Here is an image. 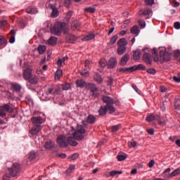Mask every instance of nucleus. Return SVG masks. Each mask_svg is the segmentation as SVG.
I'll return each instance as SVG.
<instances>
[{
	"label": "nucleus",
	"mask_w": 180,
	"mask_h": 180,
	"mask_svg": "<svg viewBox=\"0 0 180 180\" xmlns=\"http://www.w3.org/2000/svg\"><path fill=\"white\" fill-rule=\"evenodd\" d=\"M86 124L84 125H77V129L76 131H74V130L70 131L69 134H71L73 136L77 141H82V140H84L85 139V133H86Z\"/></svg>",
	"instance_id": "obj_1"
},
{
	"label": "nucleus",
	"mask_w": 180,
	"mask_h": 180,
	"mask_svg": "<svg viewBox=\"0 0 180 180\" xmlns=\"http://www.w3.org/2000/svg\"><path fill=\"white\" fill-rule=\"evenodd\" d=\"M61 32H63V33L68 32V25H67V24L58 22L56 23L53 27H51V32L56 36H60Z\"/></svg>",
	"instance_id": "obj_2"
},
{
	"label": "nucleus",
	"mask_w": 180,
	"mask_h": 180,
	"mask_svg": "<svg viewBox=\"0 0 180 180\" xmlns=\"http://www.w3.org/2000/svg\"><path fill=\"white\" fill-rule=\"evenodd\" d=\"M172 57V53L167 52L165 51H160L159 53V57L157 53L154 52L153 54V58L155 63L158 61H171V58Z\"/></svg>",
	"instance_id": "obj_3"
},
{
	"label": "nucleus",
	"mask_w": 180,
	"mask_h": 180,
	"mask_svg": "<svg viewBox=\"0 0 180 180\" xmlns=\"http://www.w3.org/2000/svg\"><path fill=\"white\" fill-rule=\"evenodd\" d=\"M21 171L22 169L19 163H13L12 167L8 168V172L11 176H12L13 178H15V176H18Z\"/></svg>",
	"instance_id": "obj_4"
},
{
	"label": "nucleus",
	"mask_w": 180,
	"mask_h": 180,
	"mask_svg": "<svg viewBox=\"0 0 180 180\" xmlns=\"http://www.w3.org/2000/svg\"><path fill=\"white\" fill-rule=\"evenodd\" d=\"M67 136L65 135H60L57 138V143L60 147H67L68 146V142L67 140Z\"/></svg>",
	"instance_id": "obj_5"
},
{
	"label": "nucleus",
	"mask_w": 180,
	"mask_h": 180,
	"mask_svg": "<svg viewBox=\"0 0 180 180\" xmlns=\"http://www.w3.org/2000/svg\"><path fill=\"white\" fill-rule=\"evenodd\" d=\"M67 139L68 145L70 144V146H72V147H77V146H78V143L76 141L77 139L75 138L73 135L70 134V131L68 134Z\"/></svg>",
	"instance_id": "obj_6"
},
{
	"label": "nucleus",
	"mask_w": 180,
	"mask_h": 180,
	"mask_svg": "<svg viewBox=\"0 0 180 180\" xmlns=\"http://www.w3.org/2000/svg\"><path fill=\"white\" fill-rule=\"evenodd\" d=\"M31 121L34 126L37 127H41V124H43V118L41 117H34L31 118Z\"/></svg>",
	"instance_id": "obj_7"
},
{
	"label": "nucleus",
	"mask_w": 180,
	"mask_h": 180,
	"mask_svg": "<svg viewBox=\"0 0 180 180\" xmlns=\"http://www.w3.org/2000/svg\"><path fill=\"white\" fill-rule=\"evenodd\" d=\"M86 89L87 91H90V92L92 93V95H94V94L98 91V88L96 87V84L94 83H87L86 84Z\"/></svg>",
	"instance_id": "obj_8"
},
{
	"label": "nucleus",
	"mask_w": 180,
	"mask_h": 180,
	"mask_svg": "<svg viewBox=\"0 0 180 180\" xmlns=\"http://www.w3.org/2000/svg\"><path fill=\"white\" fill-rule=\"evenodd\" d=\"M41 131V127L33 126L30 130V134H31L32 137H34V136H37V134H39V133H40Z\"/></svg>",
	"instance_id": "obj_9"
},
{
	"label": "nucleus",
	"mask_w": 180,
	"mask_h": 180,
	"mask_svg": "<svg viewBox=\"0 0 180 180\" xmlns=\"http://www.w3.org/2000/svg\"><path fill=\"white\" fill-rule=\"evenodd\" d=\"M48 8H50V9L52 10V13H51L52 18H57V16H58V9H57V7L56 6V5L49 4L48 6Z\"/></svg>",
	"instance_id": "obj_10"
},
{
	"label": "nucleus",
	"mask_w": 180,
	"mask_h": 180,
	"mask_svg": "<svg viewBox=\"0 0 180 180\" xmlns=\"http://www.w3.org/2000/svg\"><path fill=\"white\" fill-rule=\"evenodd\" d=\"M32 71H33V70H32V68H30L25 69L23 72L24 79L27 81L29 79V78L33 75L32 74Z\"/></svg>",
	"instance_id": "obj_11"
},
{
	"label": "nucleus",
	"mask_w": 180,
	"mask_h": 180,
	"mask_svg": "<svg viewBox=\"0 0 180 180\" xmlns=\"http://www.w3.org/2000/svg\"><path fill=\"white\" fill-rule=\"evenodd\" d=\"M117 65V60H116V58H110L108 64V68L110 70H112L115 68Z\"/></svg>",
	"instance_id": "obj_12"
},
{
	"label": "nucleus",
	"mask_w": 180,
	"mask_h": 180,
	"mask_svg": "<svg viewBox=\"0 0 180 180\" xmlns=\"http://www.w3.org/2000/svg\"><path fill=\"white\" fill-rule=\"evenodd\" d=\"M129 60H130V55H129V53H126L124 56L122 57L120 60V65H122V67H124V65L127 64Z\"/></svg>",
	"instance_id": "obj_13"
},
{
	"label": "nucleus",
	"mask_w": 180,
	"mask_h": 180,
	"mask_svg": "<svg viewBox=\"0 0 180 180\" xmlns=\"http://www.w3.org/2000/svg\"><path fill=\"white\" fill-rule=\"evenodd\" d=\"M127 44V39H126L125 38H121L117 42V47H126Z\"/></svg>",
	"instance_id": "obj_14"
},
{
	"label": "nucleus",
	"mask_w": 180,
	"mask_h": 180,
	"mask_svg": "<svg viewBox=\"0 0 180 180\" xmlns=\"http://www.w3.org/2000/svg\"><path fill=\"white\" fill-rule=\"evenodd\" d=\"M27 81L30 82V84H32V85H36L37 82H39V77L36 76V75H32Z\"/></svg>",
	"instance_id": "obj_15"
},
{
	"label": "nucleus",
	"mask_w": 180,
	"mask_h": 180,
	"mask_svg": "<svg viewBox=\"0 0 180 180\" xmlns=\"http://www.w3.org/2000/svg\"><path fill=\"white\" fill-rule=\"evenodd\" d=\"M0 109H1V110H3L4 112H8V113L13 112V108H12V107H11V105H9L8 104L1 106Z\"/></svg>",
	"instance_id": "obj_16"
},
{
	"label": "nucleus",
	"mask_w": 180,
	"mask_h": 180,
	"mask_svg": "<svg viewBox=\"0 0 180 180\" xmlns=\"http://www.w3.org/2000/svg\"><path fill=\"white\" fill-rule=\"evenodd\" d=\"M11 89L13 91H15V92H20L22 90V86L19 84L18 83H11Z\"/></svg>",
	"instance_id": "obj_17"
},
{
	"label": "nucleus",
	"mask_w": 180,
	"mask_h": 180,
	"mask_svg": "<svg viewBox=\"0 0 180 180\" xmlns=\"http://www.w3.org/2000/svg\"><path fill=\"white\" fill-rule=\"evenodd\" d=\"M143 60L146 64H151V54L145 53L143 56Z\"/></svg>",
	"instance_id": "obj_18"
},
{
	"label": "nucleus",
	"mask_w": 180,
	"mask_h": 180,
	"mask_svg": "<svg viewBox=\"0 0 180 180\" xmlns=\"http://www.w3.org/2000/svg\"><path fill=\"white\" fill-rule=\"evenodd\" d=\"M102 101L104 103H106V105H113L114 103L112 98L106 96H103Z\"/></svg>",
	"instance_id": "obj_19"
},
{
	"label": "nucleus",
	"mask_w": 180,
	"mask_h": 180,
	"mask_svg": "<svg viewBox=\"0 0 180 180\" xmlns=\"http://www.w3.org/2000/svg\"><path fill=\"white\" fill-rule=\"evenodd\" d=\"M86 82H85L84 79H77L76 81V85L77 86V88H84V86H86Z\"/></svg>",
	"instance_id": "obj_20"
},
{
	"label": "nucleus",
	"mask_w": 180,
	"mask_h": 180,
	"mask_svg": "<svg viewBox=\"0 0 180 180\" xmlns=\"http://www.w3.org/2000/svg\"><path fill=\"white\" fill-rule=\"evenodd\" d=\"M27 13H30V15H34L39 12L36 7L30 6L26 9Z\"/></svg>",
	"instance_id": "obj_21"
},
{
	"label": "nucleus",
	"mask_w": 180,
	"mask_h": 180,
	"mask_svg": "<svg viewBox=\"0 0 180 180\" xmlns=\"http://www.w3.org/2000/svg\"><path fill=\"white\" fill-rule=\"evenodd\" d=\"M94 81L97 82V84H101L103 82V79H102V76L101 75L96 73L94 77Z\"/></svg>",
	"instance_id": "obj_22"
},
{
	"label": "nucleus",
	"mask_w": 180,
	"mask_h": 180,
	"mask_svg": "<svg viewBox=\"0 0 180 180\" xmlns=\"http://www.w3.org/2000/svg\"><path fill=\"white\" fill-rule=\"evenodd\" d=\"M44 147L46 150H50L54 148V142L51 141V140H49L45 143Z\"/></svg>",
	"instance_id": "obj_23"
},
{
	"label": "nucleus",
	"mask_w": 180,
	"mask_h": 180,
	"mask_svg": "<svg viewBox=\"0 0 180 180\" xmlns=\"http://www.w3.org/2000/svg\"><path fill=\"white\" fill-rule=\"evenodd\" d=\"M48 44H50V46H56L57 44V37H51L48 41Z\"/></svg>",
	"instance_id": "obj_24"
},
{
	"label": "nucleus",
	"mask_w": 180,
	"mask_h": 180,
	"mask_svg": "<svg viewBox=\"0 0 180 180\" xmlns=\"http://www.w3.org/2000/svg\"><path fill=\"white\" fill-rule=\"evenodd\" d=\"M61 77H63V70L58 69L55 73L56 81H59Z\"/></svg>",
	"instance_id": "obj_25"
},
{
	"label": "nucleus",
	"mask_w": 180,
	"mask_h": 180,
	"mask_svg": "<svg viewBox=\"0 0 180 180\" xmlns=\"http://www.w3.org/2000/svg\"><path fill=\"white\" fill-rule=\"evenodd\" d=\"M46 47L44 45H39L37 48V51L40 56H42L44 53H46Z\"/></svg>",
	"instance_id": "obj_26"
},
{
	"label": "nucleus",
	"mask_w": 180,
	"mask_h": 180,
	"mask_svg": "<svg viewBox=\"0 0 180 180\" xmlns=\"http://www.w3.org/2000/svg\"><path fill=\"white\" fill-rule=\"evenodd\" d=\"M126 50H127V47L124 46H118L117 52L119 54V56H123L124 53H126Z\"/></svg>",
	"instance_id": "obj_27"
},
{
	"label": "nucleus",
	"mask_w": 180,
	"mask_h": 180,
	"mask_svg": "<svg viewBox=\"0 0 180 180\" xmlns=\"http://www.w3.org/2000/svg\"><path fill=\"white\" fill-rule=\"evenodd\" d=\"M134 60L137 61V60H139L141 58V51L140 50H136L134 52Z\"/></svg>",
	"instance_id": "obj_28"
},
{
	"label": "nucleus",
	"mask_w": 180,
	"mask_h": 180,
	"mask_svg": "<svg viewBox=\"0 0 180 180\" xmlns=\"http://www.w3.org/2000/svg\"><path fill=\"white\" fill-rule=\"evenodd\" d=\"M96 122V118L94 115H89L86 119V122L89 124H94Z\"/></svg>",
	"instance_id": "obj_29"
},
{
	"label": "nucleus",
	"mask_w": 180,
	"mask_h": 180,
	"mask_svg": "<svg viewBox=\"0 0 180 180\" xmlns=\"http://www.w3.org/2000/svg\"><path fill=\"white\" fill-rule=\"evenodd\" d=\"M106 112H108V108H106V105L101 106L100 109L98 110V113L100 116H105L106 115Z\"/></svg>",
	"instance_id": "obj_30"
},
{
	"label": "nucleus",
	"mask_w": 180,
	"mask_h": 180,
	"mask_svg": "<svg viewBox=\"0 0 180 180\" xmlns=\"http://www.w3.org/2000/svg\"><path fill=\"white\" fill-rule=\"evenodd\" d=\"M119 72H122V74H126L127 72H133L131 67L130 68H122L118 70Z\"/></svg>",
	"instance_id": "obj_31"
},
{
	"label": "nucleus",
	"mask_w": 180,
	"mask_h": 180,
	"mask_svg": "<svg viewBox=\"0 0 180 180\" xmlns=\"http://www.w3.org/2000/svg\"><path fill=\"white\" fill-rule=\"evenodd\" d=\"M131 34H136V36L139 34L140 30H139V26L134 25L131 28Z\"/></svg>",
	"instance_id": "obj_32"
},
{
	"label": "nucleus",
	"mask_w": 180,
	"mask_h": 180,
	"mask_svg": "<svg viewBox=\"0 0 180 180\" xmlns=\"http://www.w3.org/2000/svg\"><path fill=\"white\" fill-rule=\"evenodd\" d=\"M112 105L113 104L105 105V108H107V110H108L109 113H115V112H116V109L112 106Z\"/></svg>",
	"instance_id": "obj_33"
},
{
	"label": "nucleus",
	"mask_w": 180,
	"mask_h": 180,
	"mask_svg": "<svg viewBox=\"0 0 180 180\" xmlns=\"http://www.w3.org/2000/svg\"><path fill=\"white\" fill-rule=\"evenodd\" d=\"M95 39V35L94 34H89L86 37L82 39V41H89V40H92Z\"/></svg>",
	"instance_id": "obj_34"
},
{
	"label": "nucleus",
	"mask_w": 180,
	"mask_h": 180,
	"mask_svg": "<svg viewBox=\"0 0 180 180\" xmlns=\"http://www.w3.org/2000/svg\"><path fill=\"white\" fill-rule=\"evenodd\" d=\"M132 72L133 71H136V70H146V66L139 64L138 65L131 66Z\"/></svg>",
	"instance_id": "obj_35"
},
{
	"label": "nucleus",
	"mask_w": 180,
	"mask_h": 180,
	"mask_svg": "<svg viewBox=\"0 0 180 180\" xmlns=\"http://www.w3.org/2000/svg\"><path fill=\"white\" fill-rule=\"evenodd\" d=\"M179 174H180V168L179 167L169 174V178H174V176H176V175H179Z\"/></svg>",
	"instance_id": "obj_36"
},
{
	"label": "nucleus",
	"mask_w": 180,
	"mask_h": 180,
	"mask_svg": "<svg viewBox=\"0 0 180 180\" xmlns=\"http://www.w3.org/2000/svg\"><path fill=\"white\" fill-rule=\"evenodd\" d=\"M46 94L47 95H54V86L48 87L46 90Z\"/></svg>",
	"instance_id": "obj_37"
},
{
	"label": "nucleus",
	"mask_w": 180,
	"mask_h": 180,
	"mask_svg": "<svg viewBox=\"0 0 180 180\" xmlns=\"http://www.w3.org/2000/svg\"><path fill=\"white\" fill-rule=\"evenodd\" d=\"M158 121L160 126H165V124H167V122H165V119L163 117H159Z\"/></svg>",
	"instance_id": "obj_38"
},
{
	"label": "nucleus",
	"mask_w": 180,
	"mask_h": 180,
	"mask_svg": "<svg viewBox=\"0 0 180 180\" xmlns=\"http://www.w3.org/2000/svg\"><path fill=\"white\" fill-rule=\"evenodd\" d=\"M122 174H123L122 171L113 170L110 172V176H115V175H122Z\"/></svg>",
	"instance_id": "obj_39"
},
{
	"label": "nucleus",
	"mask_w": 180,
	"mask_h": 180,
	"mask_svg": "<svg viewBox=\"0 0 180 180\" xmlns=\"http://www.w3.org/2000/svg\"><path fill=\"white\" fill-rule=\"evenodd\" d=\"M99 65L101 67V68H105L108 65V61L105 60V59H101L99 61Z\"/></svg>",
	"instance_id": "obj_40"
},
{
	"label": "nucleus",
	"mask_w": 180,
	"mask_h": 180,
	"mask_svg": "<svg viewBox=\"0 0 180 180\" xmlns=\"http://www.w3.org/2000/svg\"><path fill=\"white\" fill-rule=\"evenodd\" d=\"M60 2L65 8H70V5H71V0H60Z\"/></svg>",
	"instance_id": "obj_41"
},
{
	"label": "nucleus",
	"mask_w": 180,
	"mask_h": 180,
	"mask_svg": "<svg viewBox=\"0 0 180 180\" xmlns=\"http://www.w3.org/2000/svg\"><path fill=\"white\" fill-rule=\"evenodd\" d=\"M82 77H84L85 78H87V77H89V71H88L86 69H84L80 72Z\"/></svg>",
	"instance_id": "obj_42"
},
{
	"label": "nucleus",
	"mask_w": 180,
	"mask_h": 180,
	"mask_svg": "<svg viewBox=\"0 0 180 180\" xmlns=\"http://www.w3.org/2000/svg\"><path fill=\"white\" fill-rule=\"evenodd\" d=\"M71 88V84L70 83H65L62 84V90L63 91H68Z\"/></svg>",
	"instance_id": "obj_43"
},
{
	"label": "nucleus",
	"mask_w": 180,
	"mask_h": 180,
	"mask_svg": "<svg viewBox=\"0 0 180 180\" xmlns=\"http://www.w3.org/2000/svg\"><path fill=\"white\" fill-rule=\"evenodd\" d=\"M118 161H124L127 158V155H118L117 156Z\"/></svg>",
	"instance_id": "obj_44"
},
{
	"label": "nucleus",
	"mask_w": 180,
	"mask_h": 180,
	"mask_svg": "<svg viewBox=\"0 0 180 180\" xmlns=\"http://www.w3.org/2000/svg\"><path fill=\"white\" fill-rule=\"evenodd\" d=\"M117 39H119V36L117 34L114 35L110 41V44H115L116 41H117Z\"/></svg>",
	"instance_id": "obj_45"
},
{
	"label": "nucleus",
	"mask_w": 180,
	"mask_h": 180,
	"mask_svg": "<svg viewBox=\"0 0 180 180\" xmlns=\"http://www.w3.org/2000/svg\"><path fill=\"white\" fill-rule=\"evenodd\" d=\"M74 169H75V165H70L69 168L66 170V174L69 175V174H71L72 171H74Z\"/></svg>",
	"instance_id": "obj_46"
},
{
	"label": "nucleus",
	"mask_w": 180,
	"mask_h": 180,
	"mask_svg": "<svg viewBox=\"0 0 180 180\" xmlns=\"http://www.w3.org/2000/svg\"><path fill=\"white\" fill-rule=\"evenodd\" d=\"M151 13H153V11L150 8H146L143 11V15L145 16H149V15H151Z\"/></svg>",
	"instance_id": "obj_47"
},
{
	"label": "nucleus",
	"mask_w": 180,
	"mask_h": 180,
	"mask_svg": "<svg viewBox=\"0 0 180 180\" xmlns=\"http://www.w3.org/2000/svg\"><path fill=\"white\" fill-rule=\"evenodd\" d=\"M96 9L94 7H87L84 8V12H89V13H94Z\"/></svg>",
	"instance_id": "obj_48"
},
{
	"label": "nucleus",
	"mask_w": 180,
	"mask_h": 180,
	"mask_svg": "<svg viewBox=\"0 0 180 180\" xmlns=\"http://www.w3.org/2000/svg\"><path fill=\"white\" fill-rule=\"evenodd\" d=\"M0 46H6V39L2 36H0Z\"/></svg>",
	"instance_id": "obj_49"
},
{
	"label": "nucleus",
	"mask_w": 180,
	"mask_h": 180,
	"mask_svg": "<svg viewBox=\"0 0 180 180\" xmlns=\"http://www.w3.org/2000/svg\"><path fill=\"white\" fill-rule=\"evenodd\" d=\"M28 158H29V160H30V161L34 160V158H36V153H34V152H31V153L29 154Z\"/></svg>",
	"instance_id": "obj_50"
},
{
	"label": "nucleus",
	"mask_w": 180,
	"mask_h": 180,
	"mask_svg": "<svg viewBox=\"0 0 180 180\" xmlns=\"http://www.w3.org/2000/svg\"><path fill=\"white\" fill-rule=\"evenodd\" d=\"M139 26H140V27H141V29H144V27H146V21L139 20Z\"/></svg>",
	"instance_id": "obj_51"
},
{
	"label": "nucleus",
	"mask_w": 180,
	"mask_h": 180,
	"mask_svg": "<svg viewBox=\"0 0 180 180\" xmlns=\"http://www.w3.org/2000/svg\"><path fill=\"white\" fill-rule=\"evenodd\" d=\"M72 26H74L76 29L77 27H79L81 26V22H79L78 20H75L72 24Z\"/></svg>",
	"instance_id": "obj_52"
},
{
	"label": "nucleus",
	"mask_w": 180,
	"mask_h": 180,
	"mask_svg": "<svg viewBox=\"0 0 180 180\" xmlns=\"http://www.w3.org/2000/svg\"><path fill=\"white\" fill-rule=\"evenodd\" d=\"M122 126L120 124L115 125L112 127V131H117Z\"/></svg>",
	"instance_id": "obj_53"
},
{
	"label": "nucleus",
	"mask_w": 180,
	"mask_h": 180,
	"mask_svg": "<svg viewBox=\"0 0 180 180\" xmlns=\"http://www.w3.org/2000/svg\"><path fill=\"white\" fill-rule=\"evenodd\" d=\"M54 95H58L61 92V88L54 86Z\"/></svg>",
	"instance_id": "obj_54"
},
{
	"label": "nucleus",
	"mask_w": 180,
	"mask_h": 180,
	"mask_svg": "<svg viewBox=\"0 0 180 180\" xmlns=\"http://www.w3.org/2000/svg\"><path fill=\"white\" fill-rule=\"evenodd\" d=\"M147 122H153V120H155V117L154 115H149L146 117Z\"/></svg>",
	"instance_id": "obj_55"
},
{
	"label": "nucleus",
	"mask_w": 180,
	"mask_h": 180,
	"mask_svg": "<svg viewBox=\"0 0 180 180\" xmlns=\"http://www.w3.org/2000/svg\"><path fill=\"white\" fill-rule=\"evenodd\" d=\"M148 74H150L151 75H154L157 72L154 68H150L147 70Z\"/></svg>",
	"instance_id": "obj_56"
},
{
	"label": "nucleus",
	"mask_w": 180,
	"mask_h": 180,
	"mask_svg": "<svg viewBox=\"0 0 180 180\" xmlns=\"http://www.w3.org/2000/svg\"><path fill=\"white\" fill-rule=\"evenodd\" d=\"M8 25V21L6 20H0V27H4Z\"/></svg>",
	"instance_id": "obj_57"
},
{
	"label": "nucleus",
	"mask_w": 180,
	"mask_h": 180,
	"mask_svg": "<svg viewBox=\"0 0 180 180\" xmlns=\"http://www.w3.org/2000/svg\"><path fill=\"white\" fill-rule=\"evenodd\" d=\"M146 5H149L151 6L152 5H154V0H145Z\"/></svg>",
	"instance_id": "obj_58"
},
{
	"label": "nucleus",
	"mask_w": 180,
	"mask_h": 180,
	"mask_svg": "<svg viewBox=\"0 0 180 180\" xmlns=\"http://www.w3.org/2000/svg\"><path fill=\"white\" fill-rule=\"evenodd\" d=\"M129 146L134 148L137 146V143L135 141L132 140L131 141L129 142Z\"/></svg>",
	"instance_id": "obj_59"
},
{
	"label": "nucleus",
	"mask_w": 180,
	"mask_h": 180,
	"mask_svg": "<svg viewBox=\"0 0 180 180\" xmlns=\"http://www.w3.org/2000/svg\"><path fill=\"white\" fill-rule=\"evenodd\" d=\"M180 56V52L179 50H176L174 51V58H178V57H179Z\"/></svg>",
	"instance_id": "obj_60"
},
{
	"label": "nucleus",
	"mask_w": 180,
	"mask_h": 180,
	"mask_svg": "<svg viewBox=\"0 0 180 180\" xmlns=\"http://www.w3.org/2000/svg\"><path fill=\"white\" fill-rule=\"evenodd\" d=\"M174 29H176L177 30H179V29H180V22H174Z\"/></svg>",
	"instance_id": "obj_61"
},
{
	"label": "nucleus",
	"mask_w": 180,
	"mask_h": 180,
	"mask_svg": "<svg viewBox=\"0 0 180 180\" xmlns=\"http://www.w3.org/2000/svg\"><path fill=\"white\" fill-rule=\"evenodd\" d=\"M107 84L108 85H112L113 84V78L108 77Z\"/></svg>",
	"instance_id": "obj_62"
},
{
	"label": "nucleus",
	"mask_w": 180,
	"mask_h": 180,
	"mask_svg": "<svg viewBox=\"0 0 180 180\" xmlns=\"http://www.w3.org/2000/svg\"><path fill=\"white\" fill-rule=\"evenodd\" d=\"M79 156V155L78 153H74L70 156V158L71 160H77V158H78Z\"/></svg>",
	"instance_id": "obj_63"
},
{
	"label": "nucleus",
	"mask_w": 180,
	"mask_h": 180,
	"mask_svg": "<svg viewBox=\"0 0 180 180\" xmlns=\"http://www.w3.org/2000/svg\"><path fill=\"white\" fill-rule=\"evenodd\" d=\"M3 180H11V176H9V174H6L3 176Z\"/></svg>",
	"instance_id": "obj_64"
}]
</instances>
